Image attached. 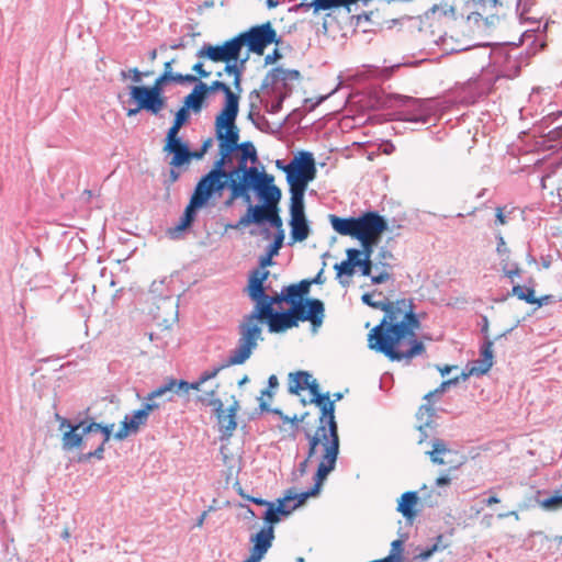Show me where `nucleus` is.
Returning <instances> with one entry per match:
<instances>
[{"instance_id": "27", "label": "nucleus", "mask_w": 562, "mask_h": 562, "mask_svg": "<svg viewBox=\"0 0 562 562\" xmlns=\"http://www.w3.org/2000/svg\"><path fill=\"white\" fill-rule=\"evenodd\" d=\"M239 408L238 402L234 400V403L229 406V408L224 411V408L214 409L217 416L220 430L223 432V437L229 438L232 437L234 430L237 427L236 423V414Z\"/></svg>"}, {"instance_id": "41", "label": "nucleus", "mask_w": 562, "mask_h": 562, "mask_svg": "<svg viewBox=\"0 0 562 562\" xmlns=\"http://www.w3.org/2000/svg\"><path fill=\"white\" fill-rule=\"evenodd\" d=\"M161 75H167L168 81L177 85L193 83L198 81V78L193 75H182L180 72H173L171 61L165 63L164 71Z\"/></svg>"}, {"instance_id": "61", "label": "nucleus", "mask_w": 562, "mask_h": 562, "mask_svg": "<svg viewBox=\"0 0 562 562\" xmlns=\"http://www.w3.org/2000/svg\"><path fill=\"white\" fill-rule=\"evenodd\" d=\"M273 413L280 415V417L282 418L283 422L291 423L293 425H297L300 422H302L304 419V416H302L300 418L296 415H294L293 417H289V416L284 415L280 409H274Z\"/></svg>"}, {"instance_id": "45", "label": "nucleus", "mask_w": 562, "mask_h": 562, "mask_svg": "<svg viewBox=\"0 0 562 562\" xmlns=\"http://www.w3.org/2000/svg\"><path fill=\"white\" fill-rule=\"evenodd\" d=\"M266 222H269L271 224V226H273L278 229V232H280V229H282V218L279 215L278 205L271 206V209H268Z\"/></svg>"}, {"instance_id": "2", "label": "nucleus", "mask_w": 562, "mask_h": 562, "mask_svg": "<svg viewBox=\"0 0 562 562\" xmlns=\"http://www.w3.org/2000/svg\"><path fill=\"white\" fill-rule=\"evenodd\" d=\"M307 312L302 313L299 305L291 306L285 312H271V315H257V327H261L262 322H267L269 331L282 333L286 329L297 326L299 321H310L313 331L316 333L324 321V304L317 299L306 300Z\"/></svg>"}, {"instance_id": "16", "label": "nucleus", "mask_w": 562, "mask_h": 562, "mask_svg": "<svg viewBox=\"0 0 562 562\" xmlns=\"http://www.w3.org/2000/svg\"><path fill=\"white\" fill-rule=\"evenodd\" d=\"M290 227L291 238L293 241L305 240L310 233V226L304 211V198L291 196L290 198Z\"/></svg>"}, {"instance_id": "8", "label": "nucleus", "mask_w": 562, "mask_h": 562, "mask_svg": "<svg viewBox=\"0 0 562 562\" xmlns=\"http://www.w3.org/2000/svg\"><path fill=\"white\" fill-rule=\"evenodd\" d=\"M59 429L64 432L61 437V447L65 451L87 446L95 436V430L101 429V424L86 418L76 424L70 423L66 418H59Z\"/></svg>"}, {"instance_id": "38", "label": "nucleus", "mask_w": 562, "mask_h": 562, "mask_svg": "<svg viewBox=\"0 0 562 562\" xmlns=\"http://www.w3.org/2000/svg\"><path fill=\"white\" fill-rule=\"evenodd\" d=\"M333 228L340 235L356 238L357 217L342 218L336 215L329 216Z\"/></svg>"}, {"instance_id": "46", "label": "nucleus", "mask_w": 562, "mask_h": 562, "mask_svg": "<svg viewBox=\"0 0 562 562\" xmlns=\"http://www.w3.org/2000/svg\"><path fill=\"white\" fill-rule=\"evenodd\" d=\"M380 238H362L358 239L361 243L362 250L361 255H363V258L371 259L373 248L378 244Z\"/></svg>"}, {"instance_id": "21", "label": "nucleus", "mask_w": 562, "mask_h": 562, "mask_svg": "<svg viewBox=\"0 0 562 562\" xmlns=\"http://www.w3.org/2000/svg\"><path fill=\"white\" fill-rule=\"evenodd\" d=\"M179 394L180 391L178 387V381L175 379H170L165 384L158 386L157 389L148 393V395L145 397V401L148 404H156L158 409L166 403L172 402L175 400V396Z\"/></svg>"}, {"instance_id": "9", "label": "nucleus", "mask_w": 562, "mask_h": 562, "mask_svg": "<svg viewBox=\"0 0 562 562\" xmlns=\"http://www.w3.org/2000/svg\"><path fill=\"white\" fill-rule=\"evenodd\" d=\"M244 173L248 193H250L251 190L256 191L263 200V204L269 205V209L279 204L281 190L272 183V176L265 171L260 172L257 167H248L247 164H245Z\"/></svg>"}, {"instance_id": "52", "label": "nucleus", "mask_w": 562, "mask_h": 562, "mask_svg": "<svg viewBox=\"0 0 562 562\" xmlns=\"http://www.w3.org/2000/svg\"><path fill=\"white\" fill-rule=\"evenodd\" d=\"M191 224L183 221V218H180V222L168 231V234L171 238H178L180 234L190 226Z\"/></svg>"}, {"instance_id": "33", "label": "nucleus", "mask_w": 562, "mask_h": 562, "mask_svg": "<svg viewBox=\"0 0 562 562\" xmlns=\"http://www.w3.org/2000/svg\"><path fill=\"white\" fill-rule=\"evenodd\" d=\"M248 59H249V54L245 53V55L238 57L237 60L229 61V63L225 64V66H224V72L228 76H233V78H234L233 86H234L235 91L238 94H240V92L243 91L241 79H243V74L246 69V64H247Z\"/></svg>"}, {"instance_id": "7", "label": "nucleus", "mask_w": 562, "mask_h": 562, "mask_svg": "<svg viewBox=\"0 0 562 562\" xmlns=\"http://www.w3.org/2000/svg\"><path fill=\"white\" fill-rule=\"evenodd\" d=\"M390 101H394L401 106L395 112V119L403 122L415 124H427L437 109L429 99H415L402 94H392Z\"/></svg>"}, {"instance_id": "4", "label": "nucleus", "mask_w": 562, "mask_h": 562, "mask_svg": "<svg viewBox=\"0 0 562 562\" xmlns=\"http://www.w3.org/2000/svg\"><path fill=\"white\" fill-rule=\"evenodd\" d=\"M285 301L284 291L276 293L273 295L266 294L265 297L255 304L251 313L244 316L243 321L238 325V334L243 336L244 350L248 353L250 348H257L258 342L263 340L261 327H257V315H271L274 311L273 305Z\"/></svg>"}, {"instance_id": "13", "label": "nucleus", "mask_w": 562, "mask_h": 562, "mask_svg": "<svg viewBox=\"0 0 562 562\" xmlns=\"http://www.w3.org/2000/svg\"><path fill=\"white\" fill-rule=\"evenodd\" d=\"M241 48L247 46L246 53L262 55L272 43H278V35L270 22L252 26L248 31L238 34Z\"/></svg>"}, {"instance_id": "26", "label": "nucleus", "mask_w": 562, "mask_h": 562, "mask_svg": "<svg viewBox=\"0 0 562 562\" xmlns=\"http://www.w3.org/2000/svg\"><path fill=\"white\" fill-rule=\"evenodd\" d=\"M268 276L269 271L262 269H255L249 276L247 294L255 304H258L266 295L263 283Z\"/></svg>"}, {"instance_id": "5", "label": "nucleus", "mask_w": 562, "mask_h": 562, "mask_svg": "<svg viewBox=\"0 0 562 562\" xmlns=\"http://www.w3.org/2000/svg\"><path fill=\"white\" fill-rule=\"evenodd\" d=\"M282 170L286 175L291 196L304 198L308 183L316 177V165L312 153L300 151Z\"/></svg>"}, {"instance_id": "35", "label": "nucleus", "mask_w": 562, "mask_h": 562, "mask_svg": "<svg viewBox=\"0 0 562 562\" xmlns=\"http://www.w3.org/2000/svg\"><path fill=\"white\" fill-rule=\"evenodd\" d=\"M353 3H340V4H330L328 0H302L301 3L295 5V11L306 12L308 10H313V14L317 15L321 11L334 10L338 8H345L349 13L351 11L350 7Z\"/></svg>"}, {"instance_id": "11", "label": "nucleus", "mask_w": 562, "mask_h": 562, "mask_svg": "<svg viewBox=\"0 0 562 562\" xmlns=\"http://www.w3.org/2000/svg\"><path fill=\"white\" fill-rule=\"evenodd\" d=\"M238 111L236 109L227 116L220 112L215 117L216 138L220 140V150H224V157H229L239 147V130L236 125Z\"/></svg>"}, {"instance_id": "32", "label": "nucleus", "mask_w": 562, "mask_h": 562, "mask_svg": "<svg viewBox=\"0 0 562 562\" xmlns=\"http://www.w3.org/2000/svg\"><path fill=\"white\" fill-rule=\"evenodd\" d=\"M248 204V209L245 215H243L237 224L234 226L235 228L247 227L250 224H261L266 222V216L268 213L269 205L258 204L251 205Z\"/></svg>"}, {"instance_id": "54", "label": "nucleus", "mask_w": 562, "mask_h": 562, "mask_svg": "<svg viewBox=\"0 0 562 562\" xmlns=\"http://www.w3.org/2000/svg\"><path fill=\"white\" fill-rule=\"evenodd\" d=\"M456 383H458V379L457 378L443 381L438 389H436L434 392H429L428 394H426L425 398L429 400L430 397H432L436 394H441V393H443L446 391V389L448 386H450L452 384H456Z\"/></svg>"}, {"instance_id": "22", "label": "nucleus", "mask_w": 562, "mask_h": 562, "mask_svg": "<svg viewBox=\"0 0 562 562\" xmlns=\"http://www.w3.org/2000/svg\"><path fill=\"white\" fill-rule=\"evenodd\" d=\"M300 78L301 74L299 70L276 67L266 75L260 89L263 91L270 87L277 86L278 83H282L286 87L289 81H297Z\"/></svg>"}, {"instance_id": "1", "label": "nucleus", "mask_w": 562, "mask_h": 562, "mask_svg": "<svg viewBox=\"0 0 562 562\" xmlns=\"http://www.w3.org/2000/svg\"><path fill=\"white\" fill-rule=\"evenodd\" d=\"M361 300L385 312L382 322L369 334L370 349L383 353L392 361L409 360L424 351L423 342L416 339L415 331L419 329L420 322L414 313L412 301H374L370 293H364Z\"/></svg>"}, {"instance_id": "28", "label": "nucleus", "mask_w": 562, "mask_h": 562, "mask_svg": "<svg viewBox=\"0 0 562 562\" xmlns=\"http://www.w3.org/2000/svg\"><path fill=\"white\" fill-rule=\"evenodd\" d=\"M113 428H114V424H109V425L101 424V429L95 430V436L91 439L92 445L95 443L97 448L93 451H90V452L83 454L82 460H89L91 458H95L99 460L103 459L104 446L111 439Z\"/></svg>"}, {"instance_id": "24", "label": "nucleus", "mask_w": 562, "mask_h": 562, "mask_svg": "<svg viewBox=\"0 0 562 562\" xmlns=\"http://www.w3.org/2000/svg\"><path fill=\"white\" fill-rule=\"evenodd\" d=\"M164 151L172 154V158L169 162L172 167H181L189 164L191 157L200 158L202 156V154L191 153L188 145L181 139L171 142V146H169V142H167Z\"/></svg>"}, {"instance_id": "56", "label": "nucleus", "mask_w": 562, "mask_h": 562, "mask_svg": "<svg viewBox=\"0 0 562 562\" xmlns=\"http://www.w3.org/2000/svg\"><path fill=\"white\" fill-rule=\"evenodd\" d=\"M182 126L172 123V126L169 128L166 137V143L169 142V146H171V142L180 139L178 137V133Z\"/></svg>"}, {"instance_id": "44", "label": "nucleus", "mask_w": 562, "mask_h": 562, "mask_svg": "<svg viewBox=\"0 0 562 562\" xmlns=\"http://www.w3.org/2000/svg\"><path fill=\"white\" fill-rule=\"evenodd\" d=\"M541 506L548 510H557L562 508V491H555L553 495L543 499Z\"/></svg>"}, {"instance_id": "23", "label": "nucleus", "mask_w": 562, "mask_h": 562, "mask_svg": "<svg viewBox=\"0 0 562 562\" xmlns=\"http://www.w3.org/2000/svg\"><path fill=\"white\" fill-rule=\"evenodd\" d=\"M434 416H435V409L434 407L427 403L419 407L416 417L418 420V430H419V438L418 443L424 445L426 439L432 436L435 426H434Z\"/></svg>"}, {"instance_id": "6", "label": "nucleus", "mask_w": 562, "mask_h": 562, "mask_svg": "<svg viewBox=\"0 0 562 562\" xmlns=\"http://www.w3.org/2000/svg\"><path fill=\"white\" fill-rule=\"evenodd\" d=\"M313 396L312 401L321 408V424H327L331 436V442L327 445L325 459L327 463L329 461L337 460L339 454V436L338 426L334 416V402L329 398V393L321 394L319 385L315 379H312L307 387Z\"/></svg>"}, {"instance_id": "55", "label": "nucleus", "mask_w": 562, "mask_h": 562, "mask_svg": "<svg viewBox=\"0 0 562 562\" xmlns=\"http://www.w3.org/2000/svg\"><path fill=\"white\" fill-rule=\"evenodd\" d=\"M128 72H131V74H132V80H133V82H135V83H139V82L142 81L143 77H149V76H151V75H153V72H151V71H149V70H148V71H143V72H142V71H139V70H138V68H131V69L128 70Z\"/></svg>"}, {"instance_id": "3", "label": "nucleus", "mask_w": 562, "mask_h": 562, "mask_svg": "<svg viewBox=\"0 0 562 562\" xmlns=\"http://www.w3.org/2000/svg\"><path fill=\"white\" fill-rule=\"evenodd\" d=\"M325 456L323 457L322 462H319L317 472L315 474L314 486L303 493H295L293 490H288L285 495L282 498H278L276 503L269 504V508H267L263 519L267 524L273 525L280 521V516L290 515L295 508L302 505L307 498L315 496L319 493L321 487L324 481L327 479L328 474L333 472L336 468L337 460L329 463L326 462Z\"/></svg>"}, {"instance_id": "43", "label": "nucleus", "mask_w": 562, "mask_h": 562, "mask_svg": "<svg viewBox=\"0 0 562 562\" xmlns=\"http://www.w3.org/2000/svg\"><path fill=\"white\" fill-rule=\"evenodd\" d=\"M284 291V295H285V299H286V302H289L292 306L294 305H299L301 307V312L302 313H306L307 312V304L303 303V300L302 297L300 296V293L296 292V291H293L291 289V285L289 286H285L282 289Z\"/></svg>"}, {"instance_id": "30", "label": "nucleus", "mask_w": 562, "mask_h": 562, "mask_svg": "<svg viewBox=\"0 0 562 562\" xmlns=\"http://www.w3.org/2000/svg\"><path fill=\"white\" fill-rule=\"evenodd\" d=\"M212 195L213 194L195 186L189 205L186 207L182 215L183 221L191 224L195 217V211L206 205Z\"/></svg>"}, {"instance_id": "18", "label": "nucleus", "mask_w": 562, "mask_h": 562, "mask_svg": "<svg viewBox=\"0 0 562 562\" xmlns=\"http://www.w3.org/2000/svg\"><path fill=\"white\" fill-rule=\"evenodd\" d=\"M157 409L156 404H148L144 401L142 408L135 411L132 415H126L121 423L120 429L113 435L116 440H123L131 434L138 431L142 425H145L149 414Z\"/></svg>"}, {"instance_id": "17", "label": "nucleus", "mask_w": 562, "mask_h": 562, "mask_svg": "<svg viewBox=\"0 0 562 562\" xmlns=\"http://www.w3.org/2000/svg\"><path fill=\"white\" fill-rule=\"evenodd\" d=\"M356 239L380 238L387 229L385 218L376 212H367L357 217Z\"/></svg>"}, {"instance_id": "50", "label": "nucleus", "mask_w": 562, "mask_h": 562, "mask_svg": "<svg viewBox=\"0 0 562 562\" xmlns=\"http://www.w3.org/2000/svg\"><path fill=\"white\" fill-rule=\"evenodd\" d=\"M355 268L356 267H353L352 263L347 259L341 261L340 263L335 265V269L337 270L338 276H341V274L352 276Z\"/></svg>"}, {"instance_id": "14", "label": "nucleus", "mask_w": 562, "mask_h": 562, "mask_svg": "<svg viewBox=\"0 0 562 562\" xmlns=\"http://www.w3.org/2000/svg\"><path fill=\"white\" fill-rule=\"evenodd\" d=\"M220 159L214 162L213 168L203 176L196 184L211 194L221 193L226 188L227 182L235 179L234 172L236 171V168L231 171H226L224 166L228 157H224V150H220Z\"/></svg>"}, {"instance_id": "34", "label": "nucleus", "mask_w": 562, "mask_h": 562, "mask_svg": "<svg viewBox=\"0 0 562 562\" xmlns=\"http://www.w3.org/2000/svg\"><path fill=\"white\" fill-rule=\"evenodd\" d=\"M493 341L486 337L481 347V357L471 368V374H485L493 366Z\"/></svg>"}, {"instance_id": "62", "label": "nucleus", "mask_w": 562, "mask_h": 562, "mask_svg": "<svg viewBox=\"0 0 562 562\" xmlns=\"http://www.w3.org/2000/svg\"><path fill=\"white\" fill-rule=\"evenodd\" d=\"M278 384H279V382H278L277 376L276 375H270L269 379H268L269 389H266V390L261 391V396L267 395L268 397H271L272 393H271L270 389L277 387Z\"/></svg>"}, {"instance_id": "53", "label": "nucleus", "mask_w": 562, "mask_h": 562, "mask_svg": "<svg viewBox=\"0 0 562 562\" xmlns=\"http://www.w3.org/2000/svg\"><path fill=\"white\" fill-rule=\"evenodd\" d=\"M347 260H349L353 267L360 266L362 258L361 251L356 248H350L347 250Z\"/></svg>"}, {"instance_id": "31", "label": "nucleus", "mask_w": 562, "mask_h": 562, "mask_svg": "<svg viewBox=\"0 0 562 562\" xmlns=\"http://www.w3.org/2000/svg\"><path fill=\"white\" fill-rule=\"evenodd\" d=\"M273 539V526L269 524V526L262 528L259 532L250 538V541L254 543L251 551L263 558L268 550L271 548Z\"/></svg>"}, {"instance_id": "63", "label": "nucleus", "mask_w": 562, "mask_h": 562, "mask_svg": "<svg viewBox=\"0 0 562 562\" xmlns=\"http://www.w3.org/2000/svg\"><path fill=\"white\" fill-rule=\"evenodd\" d=\"M361 268V272L363 276L366 277H370L371 276V270H372V261L371 259H368V258H362V261L359 266Z\"/></svg>"}, {"instance_id": "15", "label": "nucleus", "mask_w": 562, "mask_h": 562, "mask_svg": "<svg viewBox=\"0 0 562 562\" xmlns=\"http://www.w3.org/2000/svg\"><path fill=\"white\" fill-rule=\"evenodd\" d=\"M429 449L425 453L429 457L434 464L449 465L451 469H457L463 462V457L452 449L445 440L434 438L429 442Z\"/></svg>"}, {"instance_id": "12", "label": "nucleus", "mask_w": 562, "mask_h": 562, "mask_svg": "<svg viewBox=\"0 0 562 562\" xmlns=\"http://www.w3.org/2000/svg\"><path fill=\"white\" fill-rule=\"evenodd\" d=\"M243 56V48L238 35L221 44L204 43L196 52V57L213 63L227 64Z\"/></svg>"}, {"instance_id": "47", "label": "nucleus", "mask_w": 562, "mask_h": 562, "mask_svg": "<svg viewBox=\"0 0 562 562\" xmlns=\"http://www.w3.org/2000/svg\"><path fill=\"white\" fill-rule=\"evenodd\" d=\"M238 148H240L243 151V157L239 161H244L246 164L247 158H249L251 161L257 160V151L250 142L240 144Z\"/></svg>"}, {"instance_id": "39", "label": "nucleus", "mask_w": 562, "mask_h": 562, "mask_svg": "<svg viewBox=\"0 0 562 562\" xmlns=\"http://www.w3.org/2000/svg\"><path fill=\"white\" fill-rule=\"evenodd\" d=\"M512 294L517 296L521 301H525L529 304H537L538 306H542L549 300L548 295L537 299L535 296V290L532 288L522 286L520 284H516L513 286Z\"/></svg>"}, {"instance_id": "19", "label": "nucleus", "mask_w": 562, "mask_h": 562, "mask_svg": "<svg viewBox=\"0 0 562 562\" xmlns=\"http://www.w3.org/2000/svg\"><path fill=\"white\" fill-rule=\"evenodd\" d=\"M256 348H250L248 353L244 350L243 336L239 335L237 346L231 350L228 358L222 364H218L211 370L203 372L200 375V382H207L211 379H214L223 369L231 366H238L245 363L252 355Z\"/></svg>"}, {"instance_id": "57", "label": "nucleus", "mask_w": 562, "mask_h": 562, "mask_svg": "<svg viewBox=\"0 0 562 562\" xmlns=\"http://www.w3.org/2000/svg\"><path fill=\"white\" fill-rule=\"evenodd\" d=\"M182 126L172 123V126L169 128L166 137V143L169 142V146H171V142L180 139L178 137V133Z\"/></svg>"}, {"instance_id": "36", "label": "nucleus", "mask_w": 562, "mask_h": 562, "mask_svg": "<svg viewBox=\"0 0 562 562\" xmlns=\"http://www.w3.org/2000/svg\"><path fill=\"white\" fill-rule=\"evenodd\" d=\"M205 97L206 83L203 81H198L193 90L184 98L182 108L187 111L190 109L194 112H200Z\"/></svg>"}, {"instance_id": "20", "label": "nucleus", "mask_w": 562, "mask_h": 562, "mask_svg": "<svg viewBox=\"0 0 562 562\" xmlns=\"http://www.w3.org/2000/svg\"><path fill=\"white\" fill-rule=\"evenodd\" d=\"M244 167L245 162L238 161L236 171L234 172L235 179H232V181L226 184L229 189V196L224 201L225 207H231L238 199H241L245 203H251V195L248 193Z\"/></svg>"}, {"instance_id": "25", "label": "nucleus", "mask_w": 562, "mask_h": 562, "mask_svg": "<svg viewBox=\"0 0 562 562\" xmlns=\"http://www.w3.org/2000/svg\"><path fill=\"white\" fill-rule=\"evenodd\" d=\"M215 91H222L225 94V104L221 110L225 116L239 109V94L234 92L225 82L215 80L210 86L206 85V94Z\"/></svg>"}, {"instance_id": "51", "label": "nucleus", "mask_w": 562, "mask_h": 562, "mask_svg": "<svg viewBox=\"0 0 562 562\" xmlns=\"http://www.w3.org/2000/svg\"><path fill=\"white\" fill-rule=\"evenodd\" d=\"M312 282L308 280H302L296 284H291V289L300 293V296L303 299L310 292Z\"/></svg>"}, {"instance_id": "37", "label": "nucleus", "mask_w": 562, "mask_h": 562, "mask_svg": "<svg viewBox=\"0 0 562 562\" xmlns=\"http://www.w3.org/2000/svg\"><path fill=\"white\" fill-rule=\"evenodd\" d=\"M417 492H405L398 502L397 512H400L406 519H412L416 516L415 506L418 503Z\"/></svg>"}, {"instance_id": "42", "label": "nucleus", "mask_w": 562, "mask_h": 562, "mask_svg": "<svg viewBox=\"0 0 562 562\" xmlns=\"http://www.w3.org/2000/svg\"><path fill=\"white\" fill-rule=\"evenodd\" d=\"M217 387L218 384H216L215 387L210 391H202L201 394L198 396V401L205 406L213 407L214 409L222 408L223 402L218 397H216Z\"/></svg>"}, {"instance_id": "10", "label": "nucleus", "mask_w": 562, "mask_h": 562, "mask_svg": "<svg viewBox=\"0 0 562 562\" xmlns=\"http://www.w3.org/2000/svg\"><path fill=\"white\" fill-rule=\"evenodd\" d=\"M167 83H169L168 76L160 75L151 87L132 86L130 88L131 98L139 104V109L158 114L166 105L162 91Z\"/></svg>"}, {"instance_id": "48", "label": "nucleus", "mask_w": 562, "mask_h": 562, "mask_svg": "<svg viewBox=\"0 0 562 562\" xmlns=\"http://www.w3.org/2000/svg\"><path fill=\"white\" fill-rule=\"evenodd\" d=\"M205 382H200V378L195 382H192V383L180 380V381H178V387H179L180 394H187V393H189L190 390H195V391L202 392V385Z\"/></svg>"}, {"instance_id": "58", "label": "nucleus", "mask_w": 562, "mask_h": 562, "mask_svg": "<svg viewBox=\"0 0 562 562\" xmlns=\"http://www.w3.org/2000/svg\"><path fill=\"white\" fill-rule=\"evenodd\" d=\"M188 117H189L188 111L186 109L181 108L176 113L173 123L182 126L187 122Z\"/></svg>"}, {"instance_id": "49", "label": "nucleus", "mask_w": 562, "mask_h": 562, "mask_svg": "<svg viewBox=\"0 0 562 562\" xmlns=\"http://www.w3.org/2000/svg\"><path fill=\"white\" fill-rule=\"evenodd\" d=\"M284 241V232L283 229H280V232L277 233L273 243L268 247V250L270 252V256H277L279 254V250L281 249Z\"/></svg>"}, {"instance_id": "60", "label": "nucleus", "mask_w": 562, "mask_h": 562, "mask_svg": "<svg viewBox=\"0 0 562 562\" xmlns=\"http://www.w3.org/2000/svg\"><path fill=\"white\" fill-rule=\"evenodd\" d=\"M504 274L509 278L512 281L515 277L520 276V268L517 265H514L512 268H507V265L503 267Z\"/></svg>"}, {"instance_id": "64", "label": "nucleus", "mask_w": 562, "mask_h": 562, "mask_svg": "<svg viewBox=\"0 0 562 562\" xmlns=\"http://www.w3.org/2000/svg\"><path fill=\"white\" fill-rule=\"evenodd\" d=\"M389 279H390V273L387 271H385V270L381 271L376 276H371V281L374 284H381V283L385 282Z\"/></svg>"}, {"instance_id": "29", "label": "nucleus", "mask_w": 562, "mask_h": 562, "mask_svg": "<svg viewBox=\"0 0 562 562\" xmlns=\"http://www.w3.org/2000/svg\"><path fill=\"white\" fill-rule=\"evenodd\" d=\"M308 438V452H307V460H310L313 456H315L317 447L319 445L323 446V454L324 457L326 454V448L329 442H331V436L329 432V427L327 424H321L314 435L307 434ZM323 458H321V461Z\"/></svg>"}, {"instance_id": "40", "label": "nucleus", "mask_w": 562, "mask_h": 562, "mask_svg": "<svg viewBox=\"0 0 562 562\" xmlns=\"http://www.w3.org/2000/svg\"><path fill=\"white\" fill-rule=\"evenodd\" d=\"M313 379L312 374L306 371H299L290 373L289 375V392L292 394H299L301 390H305Z\"/></svg>"}, {"instance_id": "59", "label": "nucleus", "mask_w": 562, "mask_h": 562, "mask_svg": "<svg viewBox=\"0 0 562 562\" xmlns=\"http://www.w3.org/2000/svg\"><path fill=\"white\" fill-rule=\"evenodd\" d=\"M438 550H439V546H438V543H435L430 548L419 552L417 558L422 561H427L434 554V552H436Z\"/></svg>"}]
</instances>
